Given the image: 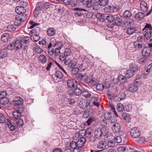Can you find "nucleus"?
<instances>
[{
    "label": "nucleus",
    "mask_w": 152,
    "mask_h": 152,
    "mask_svg": "<svg viewBox=\"0 0 152 152\" xmlns=\"http://www.w3.org/2000/svg\"><path fill=\"white\" fill-rule=\"evenodd\" d=\"M112 129L114 132L118 133L121 130V127L120 124L118 123H115L113 124Z\"/></svg>",
    "instance_id": "ddd939ff"
},
{
    "label": "nucleus",
    "mask_w": 152,
    "mask_h": 152,
    "mask_svg": "<svg viewBox=\"0 0 152 152\" xmlns=\"http://www.w3.org/2000/svg\"><path fill=\"white\" fill-rule=\"evenodd\" d=\"M74 10L75 11H77V12L75 13L78 16H80L83 14L82 11H84L85 10L83 9L80 8H74Z\"/></svg>",
    "instance_id": "cd10ccee"
},
{
    "label": "nucleus",
    "mask_w": 152,
    "mask_h": 152,
    "mask_svg": "<svg viewBox=\"0 0 152 152\" xmlns=\"http://www.w3.org/2000/svg\"><path fill=\"white\" fill-rule=\"evenodd\" d=\"M68 104L69 105H72L74 104L75 102V99H68Z\"/></svg>",
    "instance_id": "774afa93"
},
{
    "label": "nucleus",
    "mask_w": 152,
    "mask_h": 152,
    "mask_svg": "<svg viewBox=\"0 0 152 152\" xmlns=\"http://www.w3.org/2000/svg\"><path fill=\"white\" fill-rule=\"evenodd\" d=\"M136 30V28L135 27L131 26L127 28L126 30V33L128 35H131L135 33Z\"/></svg>",
    "instance_id": "2eb2a0df"
},
{
    "label": "nucleus",
    "mask_w": 152,
    "mask_h": 152,
    "mask_svg": "<svg viewBox=\"0 0 152 152\" xmlns=\"http://www.w3.org/2000/svg\"><path fill=\"white\" fill-rule=\"evenodd\" d=\"M104 88V86L102 84H98L96 86V89L99 91H102Z\"/></svg>",
    "instance_id": "de8ad7c7"
},
{
    "label": "nucleus",
    "mask_w": 152,
    "mask_h": 152,
    "mask_svg": "<svg viewBox=\"0 0 152 152\" xmlns=\"http://www.w3.org/2000/svg\"><path fill=\"white\" fill-rule=\"evenodd\" d=\"M140 81L141 80L140 78H136L135 80L134 81V82L133 84H135V85H136L137 86V87H138L139 86L140 84Z\"/></svg>",
    "instance_id": "13d9d810"
},
{
    "label": "nucleus",
    "mask_w": 152,
    "mask_h": 152,
    "mask_svg": "<svg viewBox=\"0 0 152 152\" xmlns=\"http://www.w3.org/2000/svg\"><path fill=\"white\" fill-rule=\"evenodd\" d=\"M39 60L40 63L44 64L46 63L47 59L45 56L41 55L39 57Z\"/></svg>",
    "instance_id": "b1692460"
},
{
    "label": "nucleus",
    "mask_w": 152,
    "mask_h": 152,
    "mask_svg": "<svg viewBox=\"0 0 152 152\" xmlns=\"http://www.w3.org/2000/svg\"><path fill=\"white\" fill-rule=\"evenodd\" d=\"M143 32L144 37L146 39H149L151 37L152 35V31L145 30Z\"/></svg>",
    "instance_id": "412c9836"
},
{
    "label": "nucleus",
    "mask_w": 152,
    "mask_h": 152,
    "mask_svg": "<svg viewBox=\"0 0 152 152\" xmlns=\"http://www.w3.org/2000/svg\"><path fill=\"white\" fill-rule=\"evenodd\" d=\"M107 146V143L105 141H101L98 142L97 147L100 149L105 148Z\"/></svg>",
    "instance_id": "4be33fe9"
},
{
    "label": "nucleus",
    "mask_w": 152,
    "mask_h": 152,
    "mask_svg": "<svg viewBox=\"0 0 152 152\" xmlns=\"http://www.w3.org/2000/svg\"><path fill=\"white\" fill-rule=\"evenodd\" d=\"M8 34L7 33L4 34L1 37V41L4 42H7L8 40L7 37L8 36Z\"/></svg>",
    "instance_id": "79ce46f5"
},
{
    "label": "nucleus",
    "mask_w": 152,
    "mask_h": 152,
    "mask_svg": "<svg viewBox=\"0 0 152 152\" xmlns=\"http://www.w3.org/2000/svg\"><path fill=\"white\" fill-rule=\"evenodd\" d=\"M107 96L108 98L111 99H115V98L117 99V97L115 96L114 94H108Z\"/></svg>",
    "instance_id": "052dcab7"
},
{
    "label": "nucleus",
    "mask_w": 152,
    "mask_h": 152,
    "mask_svg": "<svg viewBox=\"0 0 152 152\" xmlns=\"http://www.w3.org/2000/svg\"><path fill=\"white\" fill-rule=\"evenodd\" d=\"M123 118L127 122H130L131 118L130 115L127 113H123L122 115Z\"/></svg>",
    "instance_id": "bb28decb"
},
{
    "label": "nucleus",
    "mask_w": 152,
    "mask_h": 152,
    "mask_svg": "<svg viewBox=\"0 0 152 152\" xmlns=\"http://www.w3.org/2000/svg\"><path fill=\"white\" fill-rule=\"evenodd\" d=\"M106 19L108 21L112 23L115 20V18L112 15H109L107 16Z\"/></svg>",
    "instance_id": "a18cd8bd"
},
{
    "label": "nucleus",
    "mask_w": 152,
    "mask_h": 152,
    "mask_svg": "<svg viewBox=\"0 0 152 152\" xmlns=\"http://www.w3.org/2000/svg\"><path fill=\"white\" fill-rule=\"evenodd\" d=\"M82 92L79 88H75L73 92L75 95L79 96L82 94Z\"/></svg>",
    "instance_id": "ea45409f"
},
{
    "label": "nucleus",
    "mask_w": 152,
    "mask_h": 152,
    "mask_svg": "<svg viewBox=\"0 0 152 152\" xmlns=\"http://www.w3.org/2000/svg\"><path fill=\"white\" fill-rule=\"evenodd\" d=\"M145 16V15L142 12H139L137 13L135 16V18L137 20L142 19Z\"/></svg>",
    "instance_id": "5701e85b"
},
{
    "label": "nucleus",
    "mask_w": 152,
    "mask_h": 152,
    "mask_svg": "<svg viewBox=\"0 0 152 152\" xmlns=\"http://www.w3.org/2000/svg\"><path fill=\"white\" fill-rule=\"evenodd\" d=\"M103 131L100 128H96L94 132V136L96 138L98 139H100L102 137V136H104Z\"/></svg>",
    "instance_id": "0eeeda50"
},
{
    "label": "nucleus",
    "mask_w": 152,
    "mask_h": 152,
    "mask_svg": "<svg viewBox=\"0 0 152 152\" xmlns=\"http://www.w3.org/2000/svg\"><path fill=\"white\" fill-rule=\"evenodd\" d=\"M16 123L17 125L18 126H21L23 125V120L21 119H19L18 121H15V122Z\"/></svg>",
    "instance_id": "603ef678"
},
{
    "label": "nucleus",
    "mask_w": 152,
    "mask_h": 152,
    "mask_svg": "<svg viewBox=\"0 0 152 152\" xmlns=\"http://www.w3.org/2000/svg\"><path fill=\"white\" fill-rule=\"evenodd\" d=\"M14 48L24 47L21 40H16L14 43Z\"/></svg>",
    "instance_id": "a878e982"
},
{
    "label": "nucleus",
    "mask_w": 152,
    "mask_h": 152,
    "mask_svg": "<svg viewBox=\"0 0 152 152\" xmlns=\"http://www.w3.org/2000/svg\"><path fill=\"white\" fill-rule=\"evenodd\" d=\"M111 116L110 113L108 112H106L104 114V118L105 119L107 120L109 119Z\"/></svg>",
    "instance_id": "338daca9"
},
{
    "label": "nucleus",
    "mask_w": 152,
    "mask_h": 152,
    "mask_svg": "<svg viewBox=\"0 0 152 152\" xmlns=\"http://www.w3.org/2000/svg\"><path fill=\"white\" fill-rule=\"evenodd\" d=\"M96 120V119L95 117L92 116V117H89L86 121V123L88 126H89L92 122L95 121Z\"/></svg>",
    "instance_id": "473e14b6"
},
{
    "label": "nucleus",
    "mask_w": 152,
    "mask_h": 152,
    "mask_svg": "<svg viewBox=\"0 0 152 152\" xmlns=\"http://www.w3.org/2000/svg\"><path fill=\"white\" fill-rule=\"evenodd\" d=\"M1 123H4L7 124L12 131H13L15 129L14 120L12 119L8 118L2 113H1Z\"/></svg>",
    "instance_id": "f03ea898"
},
{
    "label": "nucleus",
    "mask_w": 152,
    "mask_h": 152,
    "mask_svg": "<svg viewBox=\"0 0 152 152\" xmlns=\"http://www.w3.org/2000/svg\"><path fill=\"white\" fill-rule=\"evenodd\" d=\"M13 115L16 119H19L21 117V114L20 113L18 112L17 110H15L13 113Z\"/></svg>",
    "instance_id": "e433bc0d"
},
{
    "label": "nucleus",
    "mask_w": 152,
    "mask_h": 152,
    "mask_svg": "<svg viewBox=\"0 0 152 152\" xmlns=\"http://www.w3.org/2000/svg\"><path fill=\"white\" fill-rule=\"evenodd\" d=\"M151 48H143L142 50V55L144 56L148 57L151 53Z\"/></svg>",
    "instance_id": "f3484780"
},
{
    "label": "nucleus",
    "mask_w": 152,
    "mask_h": 152,
    "mask_svg": "<svg viewBox=\"0 0 152 152\" xmlns=\"http://www.w3.org/2000/svg\"><path fill=\"white\" fill-rule=\"evenodd\" d=\"M142 30L143 31L145 30L152 31V26L149 23H146Z\"/></svg>",
    "instance_id": "4c0bfd02"
},
{
    "label": "nucleus",
    "mask_w": 152,
    "mask_h": 152,
    "mask_svg": "<svg viewBox=\"0 0 152 152\" xmlns=\"http://www.w3.org/2000/svg\"><path fill=\"white\" fill-rule=\"evenodd\" d=\"M13 104L15 106L21 105L23 103V100L22 98L19 97H15L13 101Z\"/></svg>",
    "instance_id": "6e6552de"
},
{
    "label": "nucleus",
    "mask_w": 152,
    "mask_h": 152,
    "mask_svg": "<svg viewBox=\"0 0 152 152\" xmlns=\"http://www.w3.org/2000/svg\"><path fill=\"white\" fill-rule=\"evenodd\" d=\"M86 141V139L82 137L77 141L71 142L70 144V147L73 149V152H80L83 148Z\"/></svg>",
    "instance_id": "f257e3e1"
},
{
    "label": "nucleus",
    "mask_w": 152,
    "mask_h": 152,
    "mask_svg": "<svg viewBox=\"0 0 152 152\" xmlns=\"http://www.w3.org/2000/svg\"><path fill=\"white\" fill-rule=\"evenodd\" d=\"M126 77L125 76L120 75L118 76V79L119 81L121 83L123 84L126 83L127 80Z\"/></svg>",
    "instance_id": "393cba45"
},
{
    "label": "nucleus",
    "mask_w": 152,
    "mask_h": 152,
    "mask_svg": "<svg viewBox=\"0 0 152 152\" xmlns=\"http://www.w3.org/2000/svg\"><path fill=\"white\" fill-rule=\"evenodd\" d=\"M115 24L118 26H123V23L121 17L118 16H116L115 20Z\"/></svg>",
    "instance_id": "dca6fc26"
},
{
    "label": "nucleus",
    "mask_w": 152,
    "mask_h": 152,
    "mask_svg": "<svg viewBox=\"0 0 152 152\" xmlns=\"http://www.w3.org/2000/svg\"><path fill=\"white\" fill-rule=\"evenodd\" d=\"M115 142L117 143H120L122 141V138L120 136H117L114 138Z\"/></svg>",
    "instance_id": "6e6d98bb"
},
{
    "label": "nucleus",
    "mask_w": 152,
    "mask_h": 152,
    "mask_svg": "<svg viewBox=\"0 0 152 152\" xmlns=\"http://www.w3.org/2000/svg\"><path fill=\"white\" fill-rule=\"evenodd\" d=\"M72 52L70 48H66L64 52V56H69L71 54Z\"/></svg>",
    "instance_id": "8fccbe9b"
},
{
    "label": "nucleus",
    "mask_w": 152,
    "mask_h": 152,
    "mask_svg": "<svg viewBox=\"0 0 152 152\" xmlns=\"http://www.w3.org/2000/svg\"><path fill=\"white\" fill-rule=\"evenodd\" d=\"M77 78L80 79L81 80H84L86 79V75H83L81 73H77L76 75Z\"/></svg>",
    "instance_id": "3c124183"
},
{
    "label": "nucleus",
    "mask_w": 152,
    "mask_h": 152,
    "mask_svg": "<svg viewBox=\"0 0 152 152\" xmlns=\"http://www.w3.org/2000/svg\"><path fill=\"white\" fill-rule=\"evenodd\" d=\"M55 76L58 78L61 79L64 77V75L62 73L59 71H57L55 73Z\"/></svg>",
    "instance_id": "72a5a7b5"
},
{
    "label": "nucleus",
    "mask_w": 152,
    "mask_h": 152,
    "mask_svg": "<svg viewBox=\"0 0 152 152\" xmlns=\"http://www.w3.org/2000/svg\"><path fill=\"white\" fill-rule=\"evenodd\" d=\"M141 10L143 11L146 12L148 9L147 4L144 1H141L140 4Z\"/></svg>",
    "instance_id": "a211bd4d"
},
{
    "label": "nucleus",
    "mask_w": 152,
    "mask_h": 152,
    "mask_svg": "<svg viewBox=\"0 0 152 152\" xmlns=\"http://www.w3.org/2000/svg\"><path fill=\"white\" fill-rule=\"evenodd\" d=\"M117 109L118 112H121L125 110V108L122 104L118 103L117 105Z\"/></svg>",
    "instance_id": "c756f323"
},
{
    "label": "nucleus",
    "mask_w": 152,
    "mask_h": 152,
    "mask_svg": "<svg viewBox=\"0 0 152 152\" xmlns=\"http://www.w3.org/2000/svg\"><path fill=\"white\" fill-rule=\"evenodd\" d=\"M7 28L10 31H12L16 30V28L12 25L8 26Z\"/></svg>",
    "instance_id": "864d4df0"
},
{
    "label": "nucleus",
    "mask_w": 152,
    "mask_h": 152,
    "mask_svg": "<svg viewBox=\"0 0 152 152\" xmlns=\"http://www.w3.org/2000/svg\"><path fill=\"white\" fill-rule=\"evenodd\" d=\"M27 17V14H26L17 15L15 17V25L17 26H19L22 22L26 20Z\"/></svg>",
    "instance_id": "7ed1b4c3"
},
{
    "label": "nucleus",
    "mask_w": 152,
    "mask_h": 152,
    "mask_svg": "<svg viewBox=\"0 0 152 152\" xmlns=\"http://www.w3.org/2000/svg\"><path fill=\"white\" fill-rule=\"evenodd\" d=\"M82 131H83L84 132V135H86V137L87 138L93 134L91 132L89 131L88 130L86 131L84 129L82 130Z\"/></svg>",
    "instance_id": "5fc2aeb1"
},
{
    "label": "nucleus",
    "mask_w": 152,
    "mask_h": 152,
    "mask_svg": "<svg viewBox=\"0 0 152 152\" xmlns=\"http://www.w3.org/2000/svg\"><path fill=\"white\" fill-rule=\"evenodd\" d=\"M134 24V21L132 20H127L124 23V24L127 27H130Z\"/></svg>",
    "instance_id": "37998d69"
},
{
    "label": "nucleus",
    "mask_w": 152,
    "mask_h": 152,
    "mask_svg": "<svg viewBox=\"0 0 152 152\" xmlns=\"http://www.w3.org/2000/svg\"><path fill=\"white\" fill-rule=\"evenodd\" d=\"M130 133L131 136L135 138L140 137V131L136 127L133 128L131 129Z\"/></svg>",
    "instance_id": "423d86ee"
},
{
    "label": "nucleus",
    "mask_w": 152,
    "mask_h": 152,
    "mask_svg": "<svg viewBox=\"0 0 152 152\" xmlns=\"http://www.w3.org/2000/svg\"><path fill=\"white\" fill-rule=\"evenodd\" d=\"M136 139V140L140 143H143L145 141V138L143 136L140 137V136L138 137V138H137Z\"/></svg>",
    "instance_id": "49530a36"
},
{
    "label": "nucleus",
    "mask_w": 152,
    "mask_h": 152,
    "mask_svg": "<svg viewBox=\"0 0 152 152\" xmlns=\"http://www.w3.org/2000/svg\"><path fill=\"white\" fill-rule=\"evenodd\" d=\"M123 15L124 17L129 18L131 17L132 14L129 11L127 10L123 13Z\"/></svg>",
    "instance_id": "f704fd0d"
},
{
    "label": "nucleus",
    "mask_w": 152,
    "mask_h": 152,
    "mask_svg": "<svg viewBox=\"0 0 152 152\" xmlns=\"http://www.w3.org/2000/svg\"><path fill=\"white\" fill-rule=\"evenodd\" d=\"M82 94L83 95L85 98H90L91 96V94L88 91L83 90Z\"/></svg>",
    "instance_id": "c9c22d12"
},
{
    "label": "nucleus",
    "mask_w": 152,
    "mask_h": 152,
    "mask_svg": "<svg viewBox=\"0 0 152 152\" xmlns=\"http://www.w3.org/2000/svg\"><path fill=\"white\" fill-rule=\"evenodd\" d=\"M130 70H131L134 73L137 71L138 69V66L135 62L132 63L129 65Z\"/></svg>",
    "instance_id": "4468645a"
},
{
    "label": "nucleus",
    "mask_w": 152,
    "mask_h": 152,
    "mask_svg": "<svg viewBox=\"0 0 152 152\" xmlns=\"http://www.w3.org/2000/svg\"><path fill=\"white\" fill-rule=\"evenodd\" d=\"M115 142L113 140L109 141L107 143L108 146L109 147H114L115 145Z\"/></svg>",
    "instance_id": "69168bd1"
},
{
    "label": "nucleus",
    "mask_w": 152,
    "mask_h": 152,
    "mask_svg": "<svg viewBox=\"0 0 152 152\" xmlns=\"http://www.w3.org/2000/svg\"><path fill=\"white\" fill-rule=\"evenodd\" d=\"M137 61L140 64H144L146 62V60L145 58L143 57L138 60Z\"/></svg>",
    "instance_id": "09e8293b"
},
{
    "label": "nucleus",
    "mask_w": 152,
    "mask_h": 152,
    "mask_svg": "<svg viewBox=\"0 0 152 152\" xmlns=\"http://www.w3.org/2000/svg\"><path fill=\"white\" fill-rule=\"evenodd\" d=\"M47 33L49 36H52L55 34V31L53 28H50L48 29Z\"/></svg>",
    "instance_id": "7c9ffc66"
},
{
    "label": "nucleus",
    "mask_w": 152,
    "mask_h": 152,
    "mask_svg": "<svg viewBox=\"0 0 152 152\" xmlns=\"http://www.w3.org/2000/svg\"><path fill=\"white\" fill-rule=\"evenodd\" d=\"M138 87L135 84H134L133 83L132 84H129L128 86L127 91L133 92L136 91Z\"/></svg>",
    "instance_id": "f8f14e48"
},
{
    "label": "nucleus",
    "mask_w": 152,
    "mask_h": 152,
    "mask_svg": "<svg viewBox=\"0 0 152 152\" xmlns=\"http://www.w3.org/2000/svg\"><path fill=\"white\" fill-rule=\"evenodd\" d=\"M40 10L41 8L40 7L38 6L35 10L34 12L37 16H38L39 14Z\"/></svg>",
    "instance_id": "0e129e2a"
},
{
    "label": "nucleus",
    "mask_w": 152,
    "mask_h": 152,
    "mask_svg": "<svg viewBox=\"0 0 152 152\" xmlns=\"http://www.w3.org/2000/svg\"><path fill=\"white\" fill-rule=\"evenodd\" d=\"M80 107L82 109H85L88 107L90 105V102L85 101H81L79 103Z\"/></svg>",
    "instance_id": "aec40b11"
},
{
    "label": "nucleus",
    "mask_w": 152,
    "mask_h": 152,
    "mask_svg": "<svg viewBox=\"0 0 152 152\" xmlns=\"http://www.w3.org/2000/svg\"><path fill=\"white\" fill-rule=\"evenodd\" d=\"M30 23L31 25V26L29 27V28L31 29H32L34 28L35 26L37 25L38 26L39 24L38 23H35L32 20L30 21Z\"/></svg>",
    "instance_id": "4d7b16f0"
},
{
    "label": "nucleus",
    "mask_w": 152,
    "mask_h": 152,
    "mask_svg": "<svg viewBox=\"0 0 152 152\" xmlns=\"http://www.w3.org/2000/svg\"><path fill=\"white\" fill-rule=\"evenodd\" d=\"M9 100L6 97H1V104L3 105H6L8 103Z\"/></svg>",
    "instance_id": "2f4dec72"
},
{
    "label": "nucleus",
    "mask_w": 152,
    "mask_h": 152,
    "mask_svg": "<svg viewBox=\"0 0 152 152\" xmlns=\"http://www.w3.org/2000/svg\"><path fill=\"white\" fill-rule=\"evenodd\" d=\"M134 73L130 69L127 70L125 73V76L128 78H130L132 76Z\"/></svg>",
    "instance_id": "c85d7f7f"
},
{
    "label": "nucleus",
    "mask_w": 152,
    "mask_h": 152,
    "mask_svg": "<svg viewBox=\"0 0 152 152\" xmlns=\"http://www.w3.org/2000/svg\"><path fill=\"white\" fill-rule=\"evenodd\" d=\"M87 138H89L90 141L92 142H95L96 140V137L95 136H94L93 135V134L88 137Z\"/></svg>",
    "instance_id": "e2e57ef3"
},
{
    "label": "nucleus",
    "mask_w": 152,
    "mask_h": 152,
    "mask_svg": "<svg viewBox=\"0 0 152 152\" xmlns=\"http://www.w3.org/2000/svg\"><path fill=\"white\" fill-rule=\"evenodd\" d=\"M30 38L28 36H26L22 38L21 39L22 44L24 48H26L28 47V43L29 42Z\"/></svg>",
    "instance_id": "9d476101"
},
{
    "label": "nucleus",
    "mask_w": 152,
    "mask_h": 152,
    "mask_svg": "<svg viewBox=\"0 0 152 152\" xmlns=\"http://www.w3.org/2000/svg\"><path fill=\"white\" fill-rule=\"evenodd\" d=\"M56 48H62V44L61 42H56V40L54 39H51L50 42L48 45V48H51V47Z\"/></svg>",
    "instance_id": "39448f33"
},
{
    "label": "nucleus",
    "mask_w": 152,
    "mask_h": 152,
    "mask_svg": "<svg viewBox=\"0 0 152 152\" xmlns=\"http://www.w3.org/2000/svg\"><path fill=\"white\" fill-rule=\"evenodd\" d=\"M151 71L150 70L149 68H148V66L146 68H145L142 72V73L145 75H147L149 74L151 72Z\"/></svg>",
    "instance_id": "c03bdc74"
},
{
    "label": "nucleus",
    "mask_w": 152,
    "mask_h": 152,
    "mask_svg": "<svg viewBox=\"0 0 152 152\" xmlns=\"http://www.w3.org/2000/svg\"><path fill=\"white\" fill-rule=\"evenodd\" d=\"M145 40L144 37L139 35L137 37V41L134 42V48H147V47H145L144 44L142 43Z\"/></svg>",
    "instance_id": "20e7f679"
},
{
    "label": "nucleus",
    "mask_w": 152,
    "mask_h": 152,
    "mask_svg": "<svg viewBox=\"0 0 152 152\" xmlns=\"http://www.w3.org/2000/svg\"><path fill=\"white\" fill-rule=\"evenodd\" d=\"M79 71V69L77 67H74L73 68V69L71 71L72 73V74L75 75L77 74L78 72Z\"/></svg>",
    "instance_id": "680f3d73"
},
{
    "label": "nucleus",
    "mask_w": 152,
    "mask_h": 152,
    "mask_svg": "<svg viewBox=\"0 0 152 152\" xmlns=\"http://www.w3.org/2000/svg\"><path fill=\"white\" fill-rule=\"evenodd\" d=\"M15 11L18 15L26 14V9L23 6H18L16 7Z\"/></svg>",
    "instance_id": "1a4fd4ad"
},
{
    "label": "nucleus",
    "mask_w": 152,
    "mask_h": 152,
    "mask_svg": "<svg viewBox=\"0 0 152 152\" xmlns=\"http://www.w3.org/2000/svg\"><path fill=\"white\" fill-rule=\"evenodd\" d=\"M108 0H101L98 3V4L102 6L107 5L108 3Z\"/></svg>",
    "instance_id": "a19ab883"
},
{
    "label": "nucleus",
    "mask_w": 152,
    "mask_h": 152,
    "mask_svg": "<svg viewBox=\"0 0 152 152\" xmlns=\"http://www.w3.org/2000/svg\"><path fill=\"white\" fill-rule=\"evenodd\" d=\"M64 64L66 65H69L71 61H72L71 59L69 58H67V57L64 61Z\"/></svg>",
    "instance_id": "bf43d9fd"
},
{
    "label": "nucleus",
    "mask_w": 152,
    "mask_h": 152,
    "mask_svg": "<svg viewBox=\"0 0 152 152\" xmlns=\"http://www.w3.org/2000/svg\"><path fill=\"white\" fill-rule=\"evenodd\" d=\"M82 3L88 8L92 7L94 4L92 0H83Z\"/></svg>",
    "instance_id": "6ab92c4d"
},
{
    "label": "nucleus",
    "mask_w": 152,
    "mask_h": 152,
    "mask_svg": "<svg viewBox=\"0 0 152 152\" xmlns=\"http://www.w3.org/2000/svg\"><path fill=\"white\" fill-rule=\"evenodd\" d=\"M67 85L70 88L73 89L77 86L76 81H74L73 80L68 79L67 81Z\"/></svg>",
    "instance_id": "9b49d317"
},
{
    "label": "nucleus",
    "mask_w": 152,
    "mask_h": 152,
    "mask_svg": "<svg viewBox=\"0 0 152 152\" xmlns=\"http://www.w3.org/2000/svg\"><path fill=\"white\" fill-rule=\"evenodd\" d=\"M63 2L67 5H71L75 6L77 5V3H74V1H73L72 0H63Z\"/></svg>",
    "instance_id": "58836bf2"
}]
</instances>
